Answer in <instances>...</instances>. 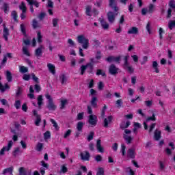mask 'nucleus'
<instances>
[{
	"instance_id": "f257e3e1",
	"label": "nucleus",
	"mask_w": 175,
	"mask_h": 175,
	"mask_svg": "<svg viewBox=\"0 0 175 175\" xmlns=\"http://www.w3.org/2000/svg\"><path fill=\"white\" fill-rule=\"evenodd\" d=\"M109 8H111V9H113V12L109 11L107 12V20L109 21V23H110L111 24H113V23H114V21H116V16H118V10H120V8H118V6H117V1L116 0H109Z\"/></svg>"
},
{
	"instance_id": "f03ea898",
	"label": "nucleus",
	"mask_w": 175,
	"mask_h": 175,
	"mask_svg": "<svg viewBox=\"0 0 175 175\" xmlns=\"http://www.w3.org/2000/svg\"><path fill=\"white\" fill-rule=\"evenodd\" d=\"M46 98L48 99V104L46 105L47 109L52 111H55L57 105L54 104V101L53 100L51 96L46 94Z\"/></svg>"
},
{
	"instance_id": "7ed1b4c3",
	"label": "nucleus",
	"mask_w": 175,
	"mask_h": 175,
	"mask_svg": "<svg viewBox=\"0 0 175 175\" xmlns=\"http://www.w3.org/2000/svg\"><path fill=\"white\" fill-rule=\"evenodd\" d=\"M77 42L78 43L83 44L82 47L83 49H85V50H87V49H88L89 40L88 39L85 38L84 36H79L77 37Z\"/></svg>"
},
{
	"instance_id": "20e7f679",
	"label": "nucleus",
	"mask_w": 175,
	"mask_h": 175,
	"mask_svg": "<svg viewBox=\"0 0 175 175\" xmlns=\"http://www.w3.org/2000/svg\"><path fill=\"white\" fill-rule=\"evenodd\" d=\"M88 122L92 126H96V124H98V117L96 115L89 116Z\"/></svg>"
},
{
	"instance_id": "39448f33",
	"label": "nucleus",
	"mask_w": 175,
	"mask_h": 175,
	"mask_svg": "<svg viewBox=\"0 0 175 175\" xmlns=\"http://www.w3.org/2000/svg\"><path fill=\"white\" fill-rule=\"evenodd\" d=\"M13 146V141H9L7 146H3V148L0 150V155H5V151H10Z\"/></svg>"
},
{
	"instance_id": "423d86ee",
	"label": "nucleus",
	"mask_w": 175,
	"mask_h": 175,
	"mask_svg": "<svg viewBox=\"0 0 175 175\" xmlns=\"http://www.w3.org/2000/svg\"><path fill=\"white\" fill-rule=\"evenodd\" d=\"M33 114L34 117H36L35 125L36 126H39V125H40V122H42V116L38 114V111L36 110L33 111Z\"/></svg>"
},
{
	"instance_id": "0eeeda50",
	"label": "nucleus",
	"mask_w": 175,
	"mask_h": 175,
	"mask_svg": "<svg viewBox=\"0 0 175 175\" xmlns=\"http://www.w3.org/2000/svg\"><path fill=\"white\" fill-rule=\"evenodd\" d=\"M81 159L82 161H90V158H91V154L88 151H84L80 153Z\"/></svg>"
},
{
	"instance_id": "6e6552de",
	"label": "nucleus",
	"mask_w": 175,
	"mask_h": 175,
	"mask_svg": "<svg viewBox=\"0 0 175 175\" xmlns=\"http://www.w3.org/2000/svg\"><path fill=\"white\" fill-rule=\"evenodd\" d=\"M118 70H120V69L117 68L114 64H111L109 66V72L110 75H112L113 76L117 75L118 73Z\"/></svg>"
},
{
	"instance_id": "1a4fd4ad",
	"label": "nucleus",
	"mask_w": 175,
	"mask_h": 175,
	"mask_svg": "<svg viewBox=\"0 0 175 175\" xmlns=\"http://www.w3.org/2000/svg\"><path fill=\"white\" fill-rule=\"evenodd\" d=\"M127 157L131 159H135V157H136V150L133 148H129L127 151Z\"/></svg>"
},
{
	"instance_id": "9d476101",
	"label": "nucleus",
	"mask_w": 175,
	"mask_h": 175,
	"mask_svg": "<svg viewBox=\"0 0 175 175\" xmlns=\"http://www.w3.org/2000/svg\"><path fill=\"white\" fill-rule=\"evenodd\" d=\"M106 61H107V62H113V61L114 62H118V64H120V61H121V56H118V57H113V56H110L108 57L105 59Z\"/></svg>"
},
{
	"instance_id": "9b49d317",
	"label": "nucleus",
	"mask_w": 175,
	"mask_h": 175,
	"mask_svg": "<svg viewBox=\"0 0 175 175\" xmlns=\"http://www.w3.org/2000/svg\"><path fill=\"white\" fill-rule=\"evenodd\" d=\"M96 147L98 152H105V150L103 149V147H102V141L100 139L97 140Z\"/></svg>"
},
{
	"instance_id": "f8f14e48",
	"label": "nucleus",
	"mask_w": 175,
	"mask_h": 175,
	"mask_svg": "<svg viewBox=\"0 0 175 175\" xmlns=\"http://www.w3.org/2000/svg\"><path fill=\"white\" fill-rule=\"evenodd\" d=\"M18 172L19 175H31V170L27 171L24 167H21Z\"/></svg>"
},
{
	"instance_id": "ddd939ff",
	"label": "nucleus",
	"mask_w": 175,
	"mask_h": 175,
	"mask_svg": "<svg viewBox=\"0 0 175 175\" xmlns=\"http://www.w3.org/2000/svg\"><path fill=\"white\" fill-rule=\"evenodd\" d=\"M112 120H113V116H108L107 118H105L104 124H103L104 128H108L109 124H110V122H111Z\"/></svg>"
},
{
	"instance_id": "4468645a",
	"label": "nucleus",
	"mask_w": 175,
	"mask_h": 175,
	"mask_svg": "<svg viewBox=\"0 0 175 175\" xmlns=\"http://www.w3.org/2000/svg\"><path fill=\"white\" fill-rule=\"evenodd\" d=\"M14 167H13V166H11L10 167L5 168L3 170L2 174H8V173L10 175H13V170H14Z\"/></svg>"
},
{
	"instance_id": "2eb2a0df",
	"label": "nucleus",
	"mask_w": 175,
	"mask_h": 175,
	"mask_svg": "<svg viewBox=\"0 0 175 175\" xmlns=\"http://www.w3.org/2000/svg\"><path fill=\"white\" fill-rule=\"evenodd\" d=\"M129 35H137L139 33V29L136 27H133L128 31Z\"/></svg>"
},
{
	"instance_id": "dca6fc26",
	"label": "nucleus",
	"mask_w": 175,
	"mask_h": 175,
	"mask_svg": "<svg viewBox=\"0 0 175 175\" xmlns=\"http://www.w3.org/2000/svg\"><path fill=\"white\" fill-rule=\"evenodd\" d=\"M99 21L100 22L101 26L103 27V29H109V23L103 20V18H100Z\"/></svg>"
},
{
	"instance_id": "f3484780",
	"label": "nucleus",
	"mask_w": 175,
	"mask_h": 175,
	"mask_svg": "<svg viewBox=\"0 0 175 175\" xmlns=\"http://www.w3.org/2000/svg\"><path fill=\"white\" fill-rule=\"evenodd\" d=\"M42 49H43L42 46L36 49V51H35L36 57H42V55H43Z\"/></svg>"
},
{
	"instance_id": "a211bd4d",
	"label": "nucleus",
	"mask_w": 175,
	"mask_h": 175,
	"mask_svg": "<svg viewBox=\"0 0 175 175\" xmlns=\"http://www.w3.org/2000/svg\"><path fill=\"white\" fill-rule=\"evenodd\" d=\"M92 107H98V98L96 96H93L92 98L91 102H90Z\"/></svg>"
},
{
	"instance_id": "6ab92c4d",
	"label": "nucleus",
	"mask_w": 175,
	"mask_h": 175,
	"mask_svg": "<svg viewBox=\"0 0 175 175\" xmlns=\"http://www.w3.org/2000/svg\"><path fill=\"white\" fill-rule=\"evenodd\" d=\"M161 131H159L158 129H157L155 131H154V140H156L157 142H158V140H160L161 137H162V136L161 135Z\"/></svg>"
},
{
	"instance_id": "aec40b11",
	"label": "nucleus",
	"mask_w": 175,
	"mask_h": 175,
	"mask_svg": "<svg viewBox=\"0 0 175 175\" xmlns=\"http://www.w3.org/2000/svg\"><path fill=\"white\" fill-rule=\"evenodd\" d=\"M123 138L124 139V140L126 141V143L127 144H131L132 143V140H133V138H132V137H131L126 134H124L123 135Z\"/></svg>"
},
{
	"instance_id": "412c9836",
	"label": "nucleus",
	"mask_w": 175,
	"mask_h": 175,
	"mask_svg": "<svg viewBox=\"0 0 175 175\" xmlns=\"http://www.w3.org/2000/svg\"><path fill=\"white\" fill-rule=\"evenodd\" d=\"M10 35V33H9V29H8V28L3 29V36L5 39V40H6V42H8V38Z\"/></svg>"
},
{
	"instance_id": "4be33fe9",
	"label": "nucleus",
	"mask_w": 175,
	"mask_h": 175,
	"mask_svg": "<svg viewBox=\"0 0 175 175\" xmlns=\"http://www.w3.org/2000/svg\"><path fill=\"white\" fill-rule=\"evenodd\" d=\"M83 128H84V122H78L77 124V129L78 132H83Z\"/></svg>"
},
{
	"instance_id": "5701e85b",
	"label": "nucleus",
	"mask_w": 175,
	"mask_h": 175,
	"mask_svg": "<svg viewBox=\"0 0 175 175\" xmlns=\"http://www.w3.org/2000/svg\"><path fill=\"white\" fill-rule=\"evenodd\" d=\"M86 69H88V73H92V72L94 71V64L88 63L86 64Z\"/></svg>"
},
{
	"instance_id": "b1692460",
	"label": "nucleus",
	"mask_w": 175,
	"mask_h": 175,
	"mask_svg": "<svg viewBox=\"0 0 175 175\" xmlns=\"http://www.w3.org/2000/svg\"><path fill=\"white\" fill-rule=\"evenodd\" d=\"M47 67L52 75H55V66L54 65L49 63L47 64Z\"/></svg>"
},
{
	"instance_id": "393cba45",
	"label": "nucleus",
	"mask_w": 175,
	"mask_h": 175,
	"mask_svg": "<svg viewBox=\"0 0 175 175\" xmlns=\"http://www.w3.org/2000/svg\"><path fill=\"white\" fill-rule=\"evenodd\" d=\"M32 27L33 29H36V28H40V23H39L36 19H33Z\"/></svg>"
},
{
	"instance_id": "a878e982",
	"label": "nucleus",
	"mask_w": 175,
	"mask_h": 175,
	"mask_svg": "<svg viewBox=\"0 0 175 175\" xmlns=\"http://www.w3.org/2000/svg\"><path fill=\"white\" fill-rule=\"evenodd\" d=\"M152 68H154L156 73H159V68H158V62L157 61L152 62Z\"/></svg>"
},
{
	"instance_id": "bb28decb",
	"label": "nucleus",
	"mask_w": 175,
	"mask_h": 175,
	"mask_svg": "<svg viewBox=\"0 0 175 175\" xmlns=\"http://www.w3.org/2000/svg\"><path fill=\"white\" fill-rule=\"evenodd\" d=\"M27 2H28L29 5H34V6H36V8H38L39 7V2L35 1V0H26Z\"/></svg>"
},
{
	"instance_id": "cd10ccee",
	"label": "nucleus",
	"mask_w": 175,
	"mask_h": 175,
	"mask_svg": "<svg viewBox=\"0 0 175 175\" xmlns=\"http://www.w3.org/2000/svg\"><path fill=\"white\" fill-rule=\"evenodd\" d=\"M96 75L97 76H103V77H106V72L102 69H97Z\"/></svg>"
},
{
	"instance_id": "c85d7f7f",
	"label": "nucleus",
	"mask_w": 175,
	"mask_h": 175,
	"mask_svg": "<svg viewBox=\"0 0 175 175\" xmlns=\"http://www.w3.org/2000/svg\"><path fill=\"white\" fill-rule=\"evenodd\" d=\"M6 79L9 83L12 82V80L13 79V76H12V72H10V71L9 70L6 71Z\"/></svg>"
},
{
	"instance_id": "c756f323",
	"label": "nucleus",
	"mask_w": 175,
	"mask_h": 175,
	"mask_svg": "<svg viewBox=\"0 0 175 175\" xmlns=\"http://www.w3.org/2000/svg\"><path fill=\"white\" fill-rule=\"evenodd\" d=\"M104 96L107 99H111V97L113 96V94H111V92L109 90H105V92H104Z\"/></svg>"
},
{
	"instance_id": "7c9ffc66",
	"label": "nucleus",
	"mask_w": 175,
	"mask_h": 175,
	"mask_svg": "<svg viewBox=\"0 0 175 175\" xmlns=\"http://www.w3.org/2000/svg\"><path fill=\"white\" fill-rule=\"evenodd\" d=\"M38 105L39 109H41V106L43 105V96L39 95L38 97Z\"/></svg>"
},
{
	"instance_id": "2f4dec72",
	"label": "nucleus",
	"mask_w": 175,
	"mask_h": 175,
	"mask_svg": "<svg viewBox=\"0 0 175 175\" xmlns=\"http://www.w3.org/2000/svg\"><path fill=\"white\" fill-rule=\"evenodd\" d=\"M129 59V55H126L124 56V64H123V68H125L126 66H129V62H128Z\"/></svg>"
},
{
	"instance_id": "473e14b6",
	"label": "nucleus",
	"mask_w": 175,
	"mask_h": 175,
	"mask_svg": "<svg viewBox=\"0 0 175 175\" xmlns=\"http://www.w3.org/2000/svg\"><path fill=\"white\" fill-rule=\"evenodd\" d=\"M11 16L13 18L14 21H16V23H18V20L17 19V18L18 17V16L17 15V12L12 11L11 13Z\"/></svg>"
},
{
	"instance_id": "72a5a7b5",
	"label": "nucleus",
	"mask_w": 175,
	"mask_h": 175,
	"mask_svg": "<svg viewBox=\"0 0 175 175\" xmlns=\"http://www.w3.org/2000/svg\"><path fill=\"white\" fill-rule=\"evenodd\" d=\"M124 69H125L126 70H128L129 73H130V75H132V73H133V72H135V70L133 69V68H132V66H127L126 67H123Z\"/></svg>"
},
{
	"instance_id": "f704fd0d",
	"label": "nucleus",
	"mask_w": 175,
	"mask_h": 175,
	"mask_svg": "<svg viewBox=\"0 0 175 175\" xmlns=\"http://www.w3.org/2000/svg\"><path fill=\"white\" fill-rule=\"evenodd\" d=\"M2 9L4 13L5 14L9 13V4L4 3Z\"/></svg>"
},
{
	"instance_id": "c9c22d12",
	"label": "nucleus",
	"mask_w": 175,
	"mask_h": 175,
	"mask_svg": "<svg viewBox=\"0 0 175 175\" xmlns=\"http://www.w3.org/2000/svg\"><path fill=\"white\" fill-rule=\"evenodd\" d=\"M19 9L22 10L23 13H25L27 12V6H25V3L24 2H22L21 5L19 6Z\"/></svg>"
},
{
	"instance_id": "e433bc0d",
	"label": "nucleus",
	"mask_w": 175,
	"mask_h": 175,
	"mask_svg": "<svg viewBox=\"0 0 175 175\" xmlns=\"http://www.w3.org/2000/svg\"><path fill=\"white\" fill-rule=\"evenodd\" d=\"M59 79L61 80L62 84H65V83H66V76L65 75V74H62V75H60Z\"/></svg>"
},
{
	"instance_id": "4c0bfd02",
	"label": "nucleus",
	"mask_w": 175,
	"mask_h": 175,
	"mask_svg": "<svg viewBox=\"0 0 175 175\" xmlns=\"http://www.w3.org/2000/svg\"><path fill=\"white\" fill-rule=\"evenodd\" d=\"M91 10H92V7L91 5H88L86 7V12H85L87 16H92Z\"/></svg>"
},
{
	"instance_id": "58836bf2",
	"label": "nucleus",
	"mask_w": 175,
	"mask_h": 175,
	"mask_svg": "<svg viewBox=\"0 0 175 175\" xmlns=\"http://www.w3.org/2000/svg\"><path fill=\"white\" fill-rule=\"evenodd\" d=\"M19 71L21 73H27V72H28V68L24 66H20Z\"/></svg>"
},
{
	"instance_id": "ea45409f",
	"label": "nucleus",
	"mask_w": 175,
	"mask_h": 175,
	"mask_svg": "<svg viewBox=\"0 0 175 175\" xmlns=\"http://www.w3.org/2000/svg\"><path fill=\"white\" fill-rule=\"evenodd\" d=\"M23 53L25 54V55H27V57H29L31 54H29V51H28V48L27 46L23 47Z\"/></svg>"
},
{
	"instance_id": "a19ab883",
	"label": "nucleus",
	"mask_w": 175,
	"mask_h": 175,
	"mask_svg": "<svg viewBox=\"0 0 175 175\" xmlns=\"http://www.w3.org/2000/svg\"><path fill=\"white\" fill-rule=\"evenodd\" d=\"M21 31L25 36H27V31H25V25H24V24L21 25Z\"/></svg>"
},
{
	"instance_id": "79ce46f5",
	"label": "nucleus",
	"mask_w": 175,
	"mask_h": 175,
	"mask_svg": "<svg viewBox=\"0 0 175 175\" xmlns=\"http://www.w3.org/2000/svg\"><path fill=\"white\" fill-rule=\"evenodd\" d=\"M80 70H81V76H83V75H84V73L85 72V70H87V66L86 65L81 66L80 68Z\"/></svg>"
},
{
	"instance_id": "37998d69",
	"label": "nucleus",
	"mask_w": 175,
	"mask_h": 175,
	"mask_svg": "<svg viewBox=\"0 0 175 175\" xmlns=\"http://www.w3.org/2000/svg\"><path fill=\"white\" fill-rule=\"evenodd\" d=\"M168 27L170 29H173V28H174L175 27V21H170L168 23Z\"/></svg>"
},
{
	"instance_id": "c03bdc74",
	"label": "nucleus",
	"mask_w": 175,
	"mask_h": 175,
	"mask_svg": "<svg viewBox=\"0 0 175 175\" xmlns=\"http://www.w3.org/2000/svg\"><path fill=\"white\" fill-rule=\"evenodd\" d=\"M51 122L53 124L54 128L56 129V131H58L59 129V127L58 126V124H57V122L54 120V119H51Z\"/></svg>"
},
{
	"instance_id": "a18cd8bd",
	"label": "nucleus",
	"mask_w": 175,
	"mask_h": 175,
	"mask_svg": "<svg viewBox=\"0 0 175 175\" xmlns=\"http://www.w3.org/2000/svg\"><path fill=\"white\" fill-rule=\"evenodd\" d=\"M14 107L17 109H20V107H21V101L20 100H17L14 103Z\"/></svg>"
},
{
	"instance_id": "49530a36",
	"label": "nucleus",
	"mask_w": 175,
	"mask_h": 175,
	"mask_svg": "<svg viewBox=\"0 0 175 175\" xmlns=\"http://www.w3.org/2000/svg\"><path fill=\"white\" fill-rule=\"evenodd\" d=\"M96 175H105V170L103 167H99Z\"/></svg>"
},
{
	"instance_id": "de8ad7c7",
	"label": "nucleus",
	"mask_w": 175,
	"mask_h": 175,
	"mask_svg": "<svg viewBox=\"0 0 175 175\" xmlns=\"http://www.w3.org/2000/svg\"><path fill=\"white\" fill-rule=\"evenodd\" d=\"M122 103H124L122 102V99H119L116 100V105H117L118 109H120V107L122 106Z\"/></svg>"
},
{
	"instance_id": "09e8293b",
	"label": "nucleus",
	"mask_w": 175,
	"mask_h": 175,
	"mask_svg": "<svg viewBox=\"0 0 175 175\" xmlns=\"http://www.w3.org/2000/svg\"><path fill=\"white\" fill-rule=\"evenodd\" d=\"M23 94V88L21 87H18V90L16 92V96H20Z\"/></svg>"
},
{
	"instance_id": "8fccbe9b",
	"label": "nucleus",
	"mask_w": 175,
	"mask_h": 175,
	"mask_svg": "<svg viewBox=\"0 0 175 175\" xmlns=\"http://www.w3.org/2000/svg\"><path fill=\"white\" fill-rule=\"evenodd\" d=\"M94 135H95V133L93 131L90 132V135L88 136V142H91L94 139Z\"/></svg>"
},
{
	"instance_id": "3c124183",
	"label": "nucleus",
	"mask_w": 175,
	"mask_h": 175,
	"mask_svg": "<svg viewBox=\"0 0 175 175\" xmlns=\"http://www.w3.org/2000/svg\"><path fill=\"white\" fill-rule=\"evenodd\" d=\"M129 125H131V122L127 121V122H126V124H125V125L121 124V125H120V128H121V129H125L128 128V127L129 126Z\"/></svg>"
},
{
	"instance_id": "603ef678",
	"label": "nucleus",
	"mask_w": 175,
	"mask_h": 175,
	"mask_svg": "<svg viewBox=\"0 0 175 175\" xmlns=\"http://www.w3.org/2000/svg\"><path fill=\"white\" fill-rule=\"evenodd\" d=\"M157 118H155V114L153 113L152 116L148 117L146 119L147 122H148V121H156Z\"/></svg>"
},
{
	"instance_id": "864d4df0",
	"label": "nucleus",
	"mask_w": 175,
	"mask_h": 175,
	"mask_svg": "<svg viewBox=\"0 0 175 175\" xmlns=\"http://www.w3.org/2000/svg\"><path fill=\"white\" fill-rule=\"evenodd\" d=\"M126 149V146H125V144H122L121 145V151H122V155H123V157L125 155Z\"/></svg>"
},
{
	"instance_id": "5fc2aeb1",
	"label": "nucleus",
	"mask_w": 175,
	"mask_h": 175,
	"mask_svg": "<svg viewBox=\"0 0 175 175\" xmlns=\"http://www.w3.org/2000/svg\"><path fill=\"white\" fill-rule=\"evenodd\" d=\"M18 152H20V148H16L15 150L12 152V155L14 157H17Z\"/></svg>"
},
{
	"instance_id": "6e6d98bb",
	"label": "nucleus",
	"mask_w": 175,
	"mask_h": 175,
	"mask_svg": "<svg viewBox=\"0 0 175 175\" xmlns=\"http://www.w3.org/2000/svg\"><path fill=\"white\" fill-rule=\"evenodd\" d=\"M36 150L38 151H42V150H43V144L38 143L36 146Z\"/></svg>"
},
{
	"instance_id": "4d7b16f0",
	"label": "nucleus",
	"mask_w": 175,
	"mask_h": 175,
	"mask_svg": "<svg viewBox=\"0 0 175 175\" xmlns=\"http://www.w3.org/2000/svg\"><path fill=\"white\" fill-rule=\"evenodd\" d=\"M67 102V100H62L60 109H65Z\"/></svg>"
},
{
	"instance_id": "13d9d810",
	"label": "nucleus",
	"mask_w": 175,
	"mask_h": 175,
	"mask_svg": "<svg viewBox=\"0 0 175 175\" xmlns=\"http://www.w3.org/2000/svg\"><path fill=\"white\" fill-rule=\"evenodd\" d=\"M154 5L153 4H150L148 10V13H152L154 12Z\"/></svg>"
},
{
	"instance_id": "bf43d9fd",
	"label": "nucleus",
	"mask_w": 175,
	"mask_h": 175,
	"mask_svg": "<svg viewBox=\"0 0 175 175\" xmlns=\"http://www.w3.org/2000/svg\"><path fill=\"white\" fill-rule=\"evenodd\" d=\"M38 17L39 20L42 21V20H43V18H44L46 17V13L45 12H41L38 15Z\"/></svg>"
},
{
	"instance_id": "052dcab7",
	"label": "nucleus",
	"mask_w": 175,
	"mask_h": 175,
	"mask_svg": "<svg viewBox=\"0 0 175 175\" xmlns=\"http://www.w3.org/2000/svg\"><path fill=\"white\" fill-rule=\"evenodd\" d=\"M169 6L172 8V9H175V1L174 0H170L169 3Z\"/></svg>"
},
{
	"instance_id": "680f3d73",
	"label": "nucleus",
	"mask_w": 175,
	"mask_h": 175,
	"mask_svg": "<svg viewBox=\"0 0 175 175\" xmlns=\"http://www.w3.org/2000/svg\"><path fill=\"white\" fill-rule=\"evenodd\" d=\"M84 118V113H79L77 115V120L78 121H80Z\"/></svg>"
},
{
	"instance_id": "e2e57ef3",
	"label": "nucleus",
	"mask_w": 175,
	"mask_h": 175,
	"mask_svg": "<svg viewBox=\"0 0 175 175\" xmlns=\"http://www.w3.org/2000/svg\"><path fill=\"white\" fill-rule=\"evenodd\" d=\"M51 133L49 131H47L44 134V139H50L51 137Z\"/></svg>"
},
{
	"instance_id": "0e129e2a",
	"label": "nucleus",
	"mask_w": 175,
	"mask_h": 175,
	"mask_svg": "<svg viewBox=\"0 0 175 175\" xmlns=\"http://www.w3.org/2000/svg\"><path fill=\"white\" fill-rule=\"evenodd\" d=\"M146 29L148 32V33H151V23L150 22H148L147 25H146Z\"/></svg>"
},
{
	"instance_id": "69168bd1",
	"label": "nucleus",
	"mask_w": 175,
	"mask_h": 175,
	"mask_svg": "<svg viewBox=\"0 0 175 175\" xmlns=\"http://www.w3.org/2000/svg\"><path fill=\"white\" fill-rule=\"evenodd\" d=\"M52 23H53V27H57V25H58V18H53Z\"/></svg>"
},
{
	"instance_id": "338daca9",
	"label": "nucleus",
	"mask_w": 175,
	"mask_h": 175,
	"mask_svg": "<svg viewBox=\"0 0 175 175\" xmlns=\"http://www.w3.org/2000/svg\"><path fill=\"white\" fill-rule=\"evenodd\" d=\"M95 161L96 162H102V156L100 154H98L95 157Z\"/></svg>"
},
{
	"instance_id": "774afa93",
	"label": "nucleus",
	"mask_w": 175,
	"mask_h": 175,
	"mask_svg": "<svg viewBox=\"0 0 175 175\" xmlns=\"http://www.w3.org/2000/svg\"><path fill=\"white\" fill-rule=\"evenodd\" d=\"M126 172H129V175H135V172L131 168V167H128L126 168Z\"/></svg>"
}]
</instances>
